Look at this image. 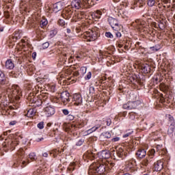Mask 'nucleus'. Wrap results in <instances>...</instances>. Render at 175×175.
I'll return each instance as SVG.
<instances>
[{
  "label": "nucleus",
  "mask_w": 175,
  "mask_h": 175,
  "mask_svg": "<svg viewBox=\"0 0 175 175\" xmlns=\"http://www.w3.org/2000/svg\"><path fill=\"white\" fill-rule=\"evenodd\" d=\"M106 122H107V126H110V125H111V119L110 118L107 119Z\"/></svg>",
  "instance_id": "obj_49"
},
{
  "label": "nucleus",
  "mask_w": 175,
  "mask_h": 175,
  "mask_svg": "<svg viewBox=\"0 0 175 175\" xmlns=\"http://www.w3.org/2000/svg\"><path fill=\"white\" fill-rule=\"evenodd\" d=\"M4 16L6 18H9V17H10V14L9 13L8 11H5L4 12Z\"/></svg>",
  "instance_id": "obj_48"
},
{
  "label": "nucleus",
  "mask_w": 175,
  "mask_h": 175,
  "mask_svg": "<svg viewBox=\"0 0 175 175\" xmlns=\"http://www.w3.org/2000/svg\"><path fill=\"white\" fill-rule=\"evenodd\" d=\"M129 118L130 120H135V118H136V113L135 112L129 113Z\"/></svg>",
  "instance_id": "obj_36"
},
{
  "label": "nucleus",
  "mask_w": 175,
  "mask_h": 175,
  "mask_svg": "<svg viewBox=\"0 0 175 175\" xmlns=\"http://www.w3.org/2000/svg\"><path fill=\"white\" fill-rule=\"evenodd\" d=\"M102 11L97 10L92 14V16L93 17V18H100V16H102Z\"/></svg>",
  "instance_id": "obj_23"
},
{
  "label": "nucleus",
  "mask_w": 175,
  "mask_h": 175,
  "mask_svg": "<svg viewBox=\"0 0 175 175\" xmlns=\"http://www.w3.org/2000/svg\"><path fill=\"white\" fill-rule=\"evenodd\" d=\"M71 31L70 29H67V33H70Z\"/></svg>",
  "instance_id": "obj_62"
},
{
  "label": "nucleus",
  "mask_w": 175,
  "mask_h": 175,
  "mask_svg": "<svg viewBox=\"0 0 175 175\" xmlns=\"http://www.w3.org/2000/svg\"><path fill=\"white\" fill-rule=\"evenodd\" d=\"M163 169V161L159 160L154 163V170L156 172H161Z\"/></svg>",
  "instance_id": "obj_12"
},
{
  "label": "nucleus",
  "mask_w": 175,
  "mask_h": 175,
  "mask_svg": "<svg viewBox=\"0 0 175 175\" xmlns=\"http://www.w3.org/2000/svg\"><path fill=\"white\" fill-rule=\"evenodd\" d=\"M154 155H155V149H152L149 151V158H154Z\"/></svg>",
  "instance_id": "obj_33"
},
{
  "label": "nucleus",
  "mask_w": 175,
  "mask_h": 175,
  "mask_svg": "<svg viewBox=\"0 0 175 175\" xmlns=\"http://www.w3.org/2000/svg\"><path fill=\"white\" fill-rule=\"evenodd\" d=\"M81 14H84L83 12H80L79 14H78V18H80V16H81Z\"/></svg>",
  "instance_id": "obj_61"
},
{
  "label": "nucleus",
  "mask_w": 175,
  "mask_h": 175,
  "mask_svg": "<svg viewBox=\"0 0 175 175\" xmlns=\"http://www.w3.org/2000/svg\"><path fill=\"white\" fill-rule=\"evenodd\" d=\"M106 172V165L94 163L89 167L90 174L102 175Z\"/></svg>",
  "instance_id": "obj_1"
},
{
  "label": "nucleus",
  "mask_w": 175,
  "mask_h": 175,
  "mask_svg": "<svg viewBox=\"0 0 175 175\" xmlns=\"http://www.w3.org/2000/svg\"><path fill=\"white\" fill-rule=\"evenodd\" d=\"M99 157L102 159H109V158H110V152L107 150H103L100 153Z\"/></svg>",
  "instance_id": "obj_16"
},
{
  "label": "nucleus",
  "mask_w": 175,
  "mask_h": 175,
  "mask_svg": "<svg viewBox=\"0 0 175 175\" xmlns=\"http://www.w3.org/2000/svg\"><path fill=\"white\" fill-rule=\"evenodd\" d=\"M62 113L64 116H68V114H69V111L68 109H63Z\"/></svg>",
  "instance_id": "obj_50"
},
{
  "label": "nucleus",
  "mask_w": 175,
  "mask_h": 175,
  "mask_svg": "<svg viewBox=\"0 0 175 175\" xmlns=\"http://www.w3.org/2000/svg\"><path fill=\"white\" fill-rule=\"evenodd\" d=\"M160 90L163 91V92H165L167 90H168L167 86L164 83H161L160 85Z\"/></svg>",
  "instance_id": "obj_32"
},
{
  "label": "nucleus",
  "mask_w": 175,
  "mask_h": 175,
  "mask_svg": "<svg viewBox=\"0 0 175 175\" xmlns=\"http://www.w3.org/2000/svg\"><path fill=\"white\" fill-rule=\"evenodd\" d=\"M134 5L135 8H143L146 5V0H135Z\"/></svg>",
  "instance_id": "obj_18"
},
{
  "label": "nucleus",
  "mask_w": 175,
  "mask_h": 175,
  "mask_svg": "<svg viewBox=\"0 0 175 175\" xmlns=\"http://www.w3.org/2000/svg\"><path fill=\"white\" fill-rule=\"evenodd\" d=\"M29 158L31 161H36V159H38V158L36 157V154H35V152L30 153L29 154Z\"/></svg>",
  "instance_id": "obj_29"
},
{
  "label": "nucleus",
  "mask_w": 175,
  "mask_h": 175,
  "mask_svg": "<svg viewBox=\"0 0 175 175\" xmlns=\"http://www.w3.org/2000/svg\"><path fill=\"white\" fill-rule=\"evenodd\" d=\"M167 118L171 122V123L174 122V118H173V116H172V115H167Z\"/></svg>",
  "instance_id": "obj_47"
},
{
  "label": "nucleus",
  "mask_w": 175,
  "mask_h": 175,
  "mask_svg": "<svg viewBox=\"0 0 175 175\" xmlns=\"http://www.w3.org/2000/svg\"><path fill=\"white\" fill-rule=\"evenodd\" d=\"M49 22L47 21V19H42L40 22V26L41 27H46Z\"/></svg>",
  "instance_id": "obj_35"
},
{
  "label": "nucleus",
  "mask_w": 175,
  "mask_h": 175,
  "mask_svg": "<svg viewBox=\"0 0 175 175\" xmlns=\"http://www.w3.org/2000/svg\"><path fill=\"white\" fill-rule=\"evenodd\" d=\"M118 47H119V49H122V47H124V45L121 44H119Z\"/></svg>",
  "instance_id": "obj_60"
},
{
  "label": "nucleus",
  "mask_w": 175,
  "mask_h": 175,
  "mask_svg": "<svg viewBox=\"0 0 175 175\" xmlns=\"http://www.w3.org/2000/svg\"><path fill=\"white\" fill-rule=\"evenodd\" d=\"M167 135H169V136H173L174 135L175 136V122H172L169 126Z\"/></svg>",
  "instance_id": "obj_11"
},
{
  "label": "nucleus",
  "mask_w": 175,
  "mask_h": 175,
  "mask_svg": "<svg viewBox=\"0 0 175 175\" xmlns=\"http://www.w3.org/2000/svg\"><path fill=\"white\" fill-rule=\"evenodd\" d=\"M151 162V158L147 157L145 159L142 161L143 166H148L149 163Z\"/></svg>",
  "instance_id": "obj_26"
},
{
  "label": "nucleus",
  "mask_w": 175,
  "mask_h": 175,
  "mask_svg": "<svg viewBox=\"0 0 175 175\" xmlns=\"http://www.w3.org/2000/svg\"><path fill=\"white\" fill-rule=\"evenodd\" d=\"M148 5L150 8H152V6H154V5H155V0H148Z\"/></svg>",
  "instance_id": "obj_37"
},
{
  "label": "nucleus",
  "mask_w": 175,
  "mask_h": 175,
  "mask_svg": "<svg viewBox=\"0 0 175 175\" xmlns=\"http://www.w3.org/2000/svg\"><path fill=\"white\" fill-rule=\"evenodd\" d=\"M161 148H162V146H161V145H158L156 148V150L158 152V151H159V149Z\"/></svg>",
  "instance_id": "obj_56"
},
{
  "label": "nucleus",
  "mask_w": 175,
  "mask_h": 175,
  "mask_svg": "<svg viewBox=\"0 0 175 175\" xmlns=\"http://www.w3.org/2000/svg\"><path fill=\"white\" fill-rule=\"evenodd\" d=\"M108 22L112 29L114 30L116 38H121V36H122L121 34V31H122V25L120 24L118 20L113 17H109L108 18Z\"/></svg>",
  "instance_id": "obj_2"
},
{
  "label": "nucleus",
  "mask_w": 175,
  "mask_h": 175,
  "mask_svg": "<svg viewBox=\"0 0 175 175\" xmlns=\"http://www.w3.org/2000/svg\"><path fill=\"white\" fill-rule=\"evenodd\" d=\"M0 84H1V85L9 84V81L6 79L5 73H3V72H2L1 70H0Z\"/></svg>",
  "instance_id": "obj_13"
},
{
  "label": "nucleus",
  "mask_w": 175,
  "mask_h": 175,
  "mask_svg": "<svg viewBox=\"0 0 175 175\" xmlns=\"http://www.w3.org/2000/svg\"><path fill=\"white\" fill-rule=\"evenodd\" d=\"M46 126H49V127L51 126V123H48V124H46Z\"/></svg>",
  "instance_id": "obj_64"
},
{
  "label": "nucleus",
  "mask_w": 175,
  "mask_h": 175,
  "mask_svg": "<svg viewBox=\"0 0 175 175\" xmlns=\"http://www.w3.org/2000/svg\"><path fill=\"white\" fill-rule=\"evenodd\" d=\"M105 36L107 38H109L110 39H113V34H111V33H110L109 31L105 33Z\"/></svg>",
  "instance_id": "obj_44"
},
{
  "label": "nucleus",
  "mask_w": 175,
  "mask_h": 175,
  "mask_svg": "<svg viewBox=\"0 0 175 175\" xmlns=\"http://www.w3.org/2000/svg\"><path fill=\"white\" fill-rule=\"evenodd\" d=\"M120 140V137H116L112 139V142H118Z\"/></svg>",
  "instance_id": "obj_52"
},
{
  "label": "nucleus",
  "mask_w": 175,
  "mask_h": 175,
  "mask_svg": "<svg viewBox=\"0 0 175 175\" xmlns=\"http://www.w3.org/2000/svg\"><path fill=\"white\" fill-rule=\"evenodd\" d=\"M16 123H14V122H10V125H14Z\"/></svg>",
  "instance_id": "obj_63"
},
{
  "label": "nucleus",
  "mask_w": 175,
  "mask_h": 175,
  "mask_svg": "<svg viewBox=\"0 0 175 175\" xmlns=\"http://www.w3.org/2000/svg\"><path fill=\"white\" fill-rule=\"evenodd\" d=\"M60 10H62V3H55L53 5V11H55V12L57 13Z\"/></svg>",
  "instance_id": "obj_20"
},
{
  "label": "nucleus",
  "mask_w": 175,
  "mask_h": 175,
  "mask_svg": "<svg viewBox=\"0 0 175 175\" xmlns=\"http://www.w3.org/2000/svg\"><path fill=\"white\" fill-rule=\"evenodd\" d=\"M85 3H87V2L85 1H81V0H74L71 3V6L75 9H80V8H84V6H85Z\"/></svg>",
  "instance_id": "obj_9"
},
{
  "label": "nucleus",
  "mask_w": 175,
  "mask_h": 175,
  "mask_svg": "<svg viewBox=\"0 0 175 175\" xmlns=\"http://www.w3.org/2000/svg\"><path fill=\"white\" fill-rule=\"evenodd\" d=\"M44 113L47 117H51V116H53V114H55V109L51 105H48L45 108H44Z\"/></svg>",
  "instance_id": "obj_10"
},
{
  "label": "nucleus",
  "mask_w": 175,
  "mask_h": 175,
  "mask_svg": "<svg viewBox=\"0 0 175 175\" xmlns=\"http://www.w3.org/2000/svg\"><path fill=\"white\" fill-rule=\"evenodd\" d=\"M35 114H36V110H35V109H33V108H31L27 111L25 116H27V117H29V118H31L33 117V116H35Z\"/></svg>",
  "instance_id": "obj_21"
},
{
  "label": "nucleus",
  "mask_w": 175,
  "mask_h": 175,
  "mask_svg": "<svg viewBox=\"0 0 175 175\" xmlns=\"http://www.w3.org/2000/svg\"><path fill=\"white\" fill-rule=\"evenodd\" d=\"M67 120H68V121H73L75 120V116L70 114L67 116Z\"/></svg>",
  "instance_id": "obj_46"
},
{
  "label": "nucleus",
  "mask_w": 175,
  "mask_h": 175,
  "mask_svg": "<svg viewBox=\"0 0 175 175\" xmlns=\"http://www.w3.org/2000/svg\"><path fill=\"white\" fill-rule=\"evenodd\" d=\"M116 154L119 158H124V155H125V152H124V149L122 148H119Z\"/></svg>",
  "instance_id": "obj_24"
},
{
  "label": "nucleus",
  "mask_w": 175,
  "mask_h": 175,
  "mask_svg": "<svg viewBox=\"0 0 175 175\" xmlns=\"http://www.w3.org/2000/svg\"><path fill=\"white\" fill-rule=\"evenodd\" d=\"M57 24L59 25V27H63V28H65V25H66V23L64 19H59L57 21Z\"/></svg>",
  "instance_id": "obj_30"
},
{
  "label": "nucleus",
  "mask_w": 175,
  "mask_h": 175,
  "mask_svg": "<svg viewBox=\"0 0 175 175\" xmlns=\"http://www.w3.org/2000/svg\"><path fill=\"white\" fill-rule=\"evenodd\" d=\"M152 27H154V28H159L158 24H157V23H155V22H154L152 23Z\"/></svg>",
  "instance_id": "obj_53"
},
{
  "label": "nucleus",
  "mask_w": 175,
  "mask_h": 175,
  "mask_svg": "<svg viewBox=\"0 0 175 175\" xmlns=\"http://www.w3.org/2000/svg\"><path fill=\"white\" fill-rule=\"evenodd\" d=\"M141 69L143 73L147 74L150 70H151V67H150V65L148 64H142L141 66Z\"/></svg>",
  "instance_id": "obj_19"
},
{
  "label": "nucleus",
  "mask_w": 175,
  "mask_h": 175,
  "mask_svg": "<svg viewBox=\"0 0 175 175\" xmlns=\"http://www.w3.org/2000/svg\"><path fill=\"white\" fill-rule=\"evenodd\" d=\"M32 57L33 58V59H35V58L36 57V53H33Z\"/></svg>",
  "instance_id": "obj_59"
},
{
  "label": "nucleus",
  "mask_w": 175,
  "mask_h": 175,
  "mask_svg": "<svg viewBox=\"0 0 175 175\" xmlns=\"http://www.w3.org/2000/svg\"><path fill=\"white\" fill-rule=\"evenodd\" d=\"M100 128V125L95 126L92 127V129H89L88 131V133H92V132H95L97 129H99Z\"/></svg>",
  "instance_id": "obj_31"
},
{
  "label": "nucleus",
  "mask_w": 175,
  "mask_h": 175,
  "mask_svg": "<svg viewBox=\"0 0 175 175\" xmlns=\"http://www.w3.org/2000/svg\"><path fill=\"white\" fill-rule=\"evenodd\" d=\"M49 46H50V44L49 42H44L42 44V49L43 50L46 49H48L49 48Z\"/></svg>",
  "instance_id": "obj_42"
},
{
  "label": "nucleus",
  "mask_w": 175,
  "mask_h": 175,
  "mask_svg": "<svg viewBox=\"0 0 175 175\" xmlns=\"http://www.w3.org/2000/svg\"><path fill=\"white\" fill-rule=\"evenodd\" d=\"M37 142H42L43 140V137H41L40 139L38 138V137H36Z\"/></svg>",
  "instance_id": "obj_57"
},
{
  "label": "nucleus",
  "mask_w": 175,
  "mask_h": 175,
  "mask_svg": "<svg viewBox=\"0 0 175 175\" xmlns=\"http://www.w3.org/2000/svg\"><path fill=\"white\" fill-rule=\"evenodd\" d=\"M136 155L138 158L142 159L147 155V151H146V149L140 148L136 152Z\"/></svg>",
  "instance_id": "obj_15"
},
{
  "label": "nucleus",
  "mask_w": 175,
  "mask_h": 175,
  "mask_svg": "<svg viewBox=\"0 0 175 175\" xmlns=\"http://www.w3.org/2000/svg\"><path fill=\"white\" fill-rule=\"evenodd\" d=\"M18 144V141L16 139H8L3 143L2 146L3 148H10V150H13Z\"/></svg>",
  "instance_id": "obj_6"
},
{
  "label": "nucleus",
  "mask_w": 175,
  "mask_h": 175,
  "mask_svg": "<svg viewBox=\"0 0 175 175\" xmlns=\"http://www.w3.org/2000/svg\"><path fill=\"white\" fill-rule=\"evenodd\" d=\"M68 170H69V171L70 172V171H72V170H75V168L71 166V167H69L68 168Z\"/></svg>",
  "instance_id": "obj_58"
},
{
  "label": "nucleus",
  "mask_w": 175,
  "mask_h": 175,
  "mask_svg": "<svg viewBox=\"0 0 175 175\" xmlns=\"http://www.w3.org/2000/svg\"><path fill=\"white\" fill-rule=\"evenodd\" d=\"M123 107L124 109H128L129 110H132V109H137L139 110L142 109L143 103L140 100L136 101H129L123 105Z\"/></svg>",
  "instance_id": "obj_3"
},
{
  "label": "nucleus",
  "mask_w": 175,
  "mask_h": 175,
  "mask_svg": "<svg viewBox=\"0 0 175 175\" xmlns=\"http://www.w3.org/2000/svg\"><path fill=\"white\" fill-rule=\"evenodd\" d=\"M42 157H44V158H47L49 157V154L47 152H44L42 154Z\"/></svg>",
  "instance_id": "obj_55"
},
{
  "label": "nucleus",
  "mask_w": 175,
  "mask_h": 175,
  "mask_svg": "<svg viewBox=\"0 0 175 175\" xmlns=\"http://www.w3.org/2000/svg\"><path fill=\"white\" fill-rule=\"evenodd\" d=\"M62 55H63V59H64V61L66 62V60L68 59V57H68V55L66 53H64Z\"/></svg>",
  "instance_id": "obj_51"
},
{
  "label": "nucleus",
  "mask_w": 175,
  "mask_h": 175,
  "mask_svg": "<svg viewBox=\"0 0 175 175\" xmlns=\"http://www.w3.org/2000/svg\"><path fill=\"white\" fill-rule=\"evenodd\" d=\"M9 110H14V107H12V106L7 107L5 108V109L3 111L2 113L6 115V113H5H5H8V114H9V113H10V112L9 111Z\"/></svg>",
  "instance_id": "obj_28"
},
{
  "label": "nucleus",
  "mask_w": 175,
  "mask_h": 175,
  "mask_svg": "<svg viewBox=\"0 0 175 175\" xmlns=\"http://www.w3.org/2000/svg\"><path fill=\"white\" fill-rule=\"evenodd\" d=\"M82 38L87 42H95V40L98 39V34L96 33V31L90 30L88 31H85Z\"/></svg>",
  "instance_id": "obj_5"
},
{
  "label": "nucleus",
  "mask_w": 175,
  "mask_h": 175,
  "mask_svg": "<svg viewBox=\"0 0 175 175\" xmlns=\"http://www.w3.org/2000/svg\"><path fill=\"white\" fill-rule=\"evenodd\" d=\"M83 157L88 158V159L92 161V159H94L95 158V154H94V152H92V151H88Z\"/></svg>",
  "instance_id": "obj_22"
},
{
  "label": "nucleus",
  "mask_w": 175,
  "mask_h": 175,
  "mask_svg": "<svg viewBox=\"0 0 175 175\" xmlns=\"http://www.w3.org/2000/svg\"><path fill=\"white\" fill-rule=\"evenodd\" d=\"M38 128H39V129H43V128H44V122H40V123H38Z\"/></svg>",
  "instance_id": "obj_40"
},
{
  "label": "nucleus",
  "mask_w": 175,
  "mask_h": 175,
  "mask_svg": "<svg viewBox=\"0 0 175 175\" xmlns=\"http://www.w3.org/2000/svg\"><path fill=\"white\" fill-rule=\"evenodd\" d=\"M60 99L64 106H66V105L70 102V94H69V92L64 91L62 92L60 94Z\"/></svg>",
  "instance_id": "obj_7"
},
{
  "label": "nucleus",
  "mask_w": 175,
  "mask_h": 175,
  "mask_svg": "<svg viewBox=\"0 0 175 175\" xmlns=\"http://www.w3.org/2000/svg\"><path fill=\"white\" fill-rule=\"evenodd\" d=\"M5 68L6 69H9L10 70H12V69H14V63H13L12 59H8L5 62Z\"/></svg>",
  "instance_id": "obj_17"
},
{
  "label": "nucleus",
  "mask_w": 175,
  "mask_h": 175,
  "mask_svg": "<svg viewBox=\"0 0 175 175\" xmlns=\"http://www.w3.org/2000/svg\"><path fill=\"white\" fill-rule=\"evenodd\" d=\"M16 157L17 159L21 161L20 162L21 167H25L28 163V159L25 158L24 149L20 148L17 152Z\"/></svg>",
  "instance_id": "obj_4"
},
{
  "label": "nucleus",
  "mask_w": 175,
  "mask_h": 175,
  "mask_svg": "<svg viewBox=\"0 0 175 175\" xmlns=\"http://www.w3.org/2000/svg\"><path fill=\"white\" fill-rule=\"evenodd\" d=\"M57 33H58V31H57V29L51 30L50 31L51 38H54V36H55V35H57Z\"/></svg>",
  "instance_id": "obj_34"
},
{
  "label": "nucleus",
  "mask_w": 175,
  "mask_h": 175,
  "mask_svg": "<svg viewBox=\"0 0 175 175\" xmlns=\"http://www.w3.org/2000/svg\"><path fill=\"white\" fill-rule=\"evenodd\" d=\"M126 163V165H129V167H132V166H133V165H132V163H130L129 161H127Z\"/></svg>",
  "instance_id": "obj_54"
},
{
  "label": "nucleus",
  "mask_w": 175,
  "mask_h": 175,
  "mask_svg": "<svg viewBox=\"0 0 175 175\" xmlns=\"http://www.w3.org/2000/svg\"><path fill=\"white\" fill-rule=\"evenodd\" d=\"M11 94L14 98L18 96V94H20V87H18V85H13L11 90Z\"/></svg>",
  "instance_id": "obj_14"
},
{
  "label": "nucleus",
  "mask_w": 175,
  "mask_h": 175,
  "mask_svg": "<svg viewBox=\"0 0 175 175\" xmlns=\"http://www.w3.org/2000/svg\"><path fill=\"white\" fill-rule=\"evenodd\" d=\"M157 27H159L160 29L163 30L165 29V21L159 19L158 21Z\"/></svg>",
  "instance_id": "obj_25"
},
{
  "label": "nucleus",
  "mask_w": 175,
  "mask_h": 175,
  "mask_svg": "<svg viewBox=\"0 0 175 175\" xmlns=\"http://www.w3.org/2000/svg\"><path fill=\"white\" fill-rule=\"evenodd\" d=\"M84 143V139H79L77 144L76 146H77L78 147H79L80 146H83V144Z\"/></svg>",
  "instance_id": "obj_41"
},
{
  "label": "nucleus",
  "mask_w": 175,
  "mask_h": 175,
  "mask_svg": "<svg viewBox=\"0 0 175 175\" xmlns=\"http://www.w3.org/2000/svg\"><path fill=\"white\" fill-rule=\"evenodd\" d=\"M34 175H44V170H43L42 167L37 169L34 172Z\"/></svg>",
  "instance_id": "obj_27"
},
{
  "label": "nucleus",
  "mask_w": 175,
  "mask_h": 175,
  "mask_svg": "<svg viewBox=\"0 0 175 175\" xmlns=\"http://www.w3.org/2000/svg\"><path fill=\"white\" fill-rule=\"evenodd\" d=\"M72 102L75 106H81L83 105V97L80 94H75L72 97Z\"/></svg>",
  "instance_id": "obj_8"
},
{
  "label": "nucleus",
  "mask_w": 175,
  "mask_h": 175,
  "mask_svg": "<svg viewBox=\"0 0 175 175\" xmlns=\"http://www.w3.org/2000/svg\"><path fill=\"white\" fill-rule=\"evenodd\" d=\"M80 72L81 75H85V73H87V67H81Z\"/></svg>",
  "instance_id": "obj_38"
},
{
  "label": "nucleus",
  "mask_w": 175,
  "mask_h": 175,
  "mask_svg": "<svg viewBox=\"0 0 175 175\" xmlns=\"http://www.w3.org/2000/svg\"><path fill=\"white\" fill-rule=\"evenodd\" d=\"M104 137L106 138V139H110V137H111V134H110V133L109 132H105L104 133Z\"/></svg>",
  "instance_id": "obj_43"
},
{
  "label": "nucleus",
  "mask_w": 175,
  "mask_h": 175,
  "mask_svg": "<svg viewBox=\"0 0 175 175\" xmlns=\"http://www.w3.org/2000/svg\"><path fill=\"white\" fill-rule=\"evenodd\" d=\"M131 133H133V131L132 130H129V131L128 133H126V134H124L123 135V137L125 138V137H129V136H131Z\"/></svg>",
  "instance_id": "obj_39"
},
{
  "label": "nucleus",
  "mask_w": 175,
  "mask_h": 175,
  "mask_svg": "<svg viewBox=\"0 0 175 175\" xmlns=\"http://www.w3.org/2000/svg\"><path fill=\"white\" fill-rule=\"evenodd\" d=\"M92 76V74L91 73V72H88L86 77H85V79L90 80V79H91Z\"/></svg>",
  "instance_id": "obj_45"
}]
</instances>
